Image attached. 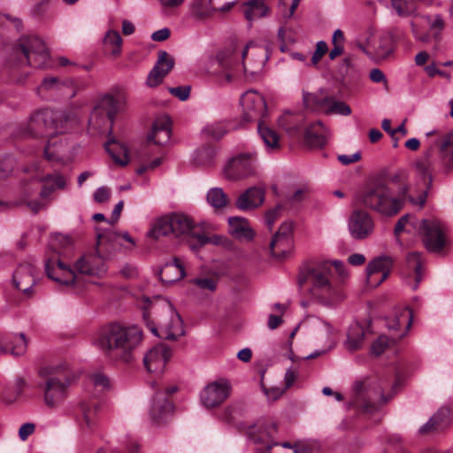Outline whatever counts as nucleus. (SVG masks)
I'll return each instance as SVG.
<instances>
[{
    "label": "nucleus",
    "mask_w": 453,
    "mask_h": 453,
    "mask_svg": "<svg viewBox=\"0 0 453 453\" xmlns=\"http://www.w3.org/2000/svg\"><path fill=\"white\" fill-rule=\"evenodd\" d=\"M392 181H408L399 188L398 196L393 195L384 180L374 179L367 182L357 195V203L386 217L396 215L402 210L405 200L421 209L432 183L431 165L426 159L419 160L415 164L411 180L405 171H399L392 177Z\"/></svg>",
    "instance_id": "f257e3e1"
},
{
    "label": "nucleus",
    "mask_w": 453,
    "mask_h": 453,
    "mask_svg": "<svg viewBox=\"0 0 453 453\" xmlns=\"http://www.w3.org/2000/svg\"><path fill=\"white\" fill-rule=\"evenodd\" d=\"M267 50L263 45L249 42H234L217 55L223 68L220 82L229 84L257 80L268 59Z\"/></svg>",
    "instance_id": "f03ea898"
},
{
    "label": "nucleus",
    "mask_w": 453,
    "mask_h": 453,
    "mask_svg": "<svg viewBox=\"0 0 453 453\" xmlns=\"http://www.w3.org/2000/svg\"><path fill=\"white\" fill-rule=\"evenodd\" d=\"M332 267L340 276L346 275L344 265L340 260H325L303 270L298 277L302 291L312 301L325 306L340 303L344 296L342 289L332 280Z\"/></svg>",
    "instance_id": "7ed1b4c3"
},
{
    "label": "nucleus",
    "mask_w": 453,
    "mask_h": 453,
    "mask_svg": "<svg viewBox=\"0 0 453 453\" xmlns=\"http://www.w3.org/2000/svg\"><path fill=\"white\" fill-rule=\"evenodd\" d=\"M142 341V332L138 326L112 323L96 333L93 344L108 358L130 363Z\"/></svg>",
    "instance_id": "20e7f679"
},
{
    "label": "nucleus",
    "mask_w": 453,
    "mask_h": 453,
    "mask_svg": "<svg viewBox=\"0 0 453 453\" xmlns=\"http://www.w3.org/2000/svg\"><path fill=\"white\" fill-rule=\"evenodd\" d=\"M79 121V114L73 111H55L42 109L35 111L29 119L27 128L35 135L51 136L63 133Z\"/></svg>",
    "instance_id": "39448f33"
},
{
    "label": "nucleus",
    "mask_w": 453,
    "mask_h": 453,
    "mask_svg": "<svg viewBox=\"0 0 453 453\" xmlns=\"http://www.w3.org/2000/svg\"><path fill=\"white\" fill-rule=\"evenodd\" d=\"M39 374L44 380L41 386L44 403L50 408L58 407L68 396L69 377L63 371L51 367L41 369Z\"/></svg>",
    "instance_id": "423d86ee"
},
{
    "label": "nucleus",
    "mask_w": 453,
    "mask_h": 453,
    "mask_svg": "<svg viewBox=\"0 0 453 453\" xmlns=\"http://www.w3.org/2000/svg\"><path fill=\"white\" fill-rule=\"evenodd\" d=\"M417 233L421 236L423 244L431 252H439L446 245L444 229L436 219H418L413 222Z\"/></svg>",
    "instance_id": "0eeeda50"
},
{
    "label": "nucleus",
    "mask_w": 453,
    "mask_h": 453,
    "mask_svg": "<svg viewBox=\"0 0 453 453\" xmlns=\"http://www.w3.org/2000/svg\"><path fill=\"white\" fill-rule=\"evenodd\" d=\"M19 49L28 65L45 68L50 65V53L44 42L35 35L23 37Z\"/></svg>",
    "instance_id": "6e6552de"
},
{
    "label": "nucleus",
    "mask_w": 453,
    "mask_h": 453,
    "mask_svg": "<svg viewBox=\"0 0 453 453\" xmlns=\"http://www.w3.org/2000/svg\"><path fill=\"white\" fill-rule=\"evenodd\" d=\"M164 316L158 320L157 327L151 326L150 331L157 336L165 340H176L184 334L183 323L180 316L170 303L163 307Z\"/></svg>",
    "instance_id": "1a4fd4ad"
},
{
    "label": "nucleus",
    "mask_w": 453,
    "mask_h": 453,
    "mask_svg": "<svg viewBox=\"0 0 453 453\" xmlns=\"http://www.w3.org/2000/svg\"><path fill=\"white\" fill-rule=\"evenodd\" d=\"M256 168V154L242 153L229 159L224 168V175L227 180H236L255 174Z\"/></svg>",
    "instance_id": "9d476101"
},
{
    "label": "nucleus",
    "mask_w": 453,
    "mask_h": 453,
    "mask_svg": "<svg viewBox=\"0 0 453 453\" xmlns=\"http://www.w3.org/2000/svg\"><path fill=\"white\" fill-rule=\"evenodd\" d=\"M41 181L43 183L40 191V200L27 201V206L34 212H38L46 207L49 203L50 196L57 190L65 189L66 187V179L60 173L46 174L42 177Z\"/></svg>",
    "instance_id": "9b49d317"
},
{
    "label": "nucleus",
    "mask_w": 453,
    "mask_h": 453,
    "mask_svg": "<svg viewBox=\"0 0 453 453\" xmlns=\"http://www.w3.org/2000/svg\"><path fill=\"white\" fill-rule=\"evenodd\" d=\"M241 105L245 122H260L267 111L265 97L255 89L247 90L242 95Z\"/></svg>",
    "instance_id": "f8f14e48"
},
{
    "label": "nucleus",
    "mask_w": 453,
    "mask_h": 453,
    "mask_svg": "<svg viewBox=\"0 0 453 453\" xmlns=\"http://www.w3.org/2000/svg\"><path fill=\"white\" fill-rule=\"evenodd\" d=\"M231 389V383L226 379L210 382L200 392L201 403L207 409L216 408L230 396Z\"/></svg>",
    "instance_id": "ddd939ff"
},
{
    "label": "nucleus",
    "mask_w": 453,
    "mask_h": 453,
    "mask_svg": "<svg viewBox=\"0 0 453 453\" xmlns=\"http://www.w3.org/2000/svg\"><path fill=\"white\" fill-rule=\"evenodd\" d=\"M303 103L306 107L326 114L349 116L351 113V109L347 104L332 96L319 98L313 94L306 93L303 94Z\"/></svg>",
    "instance_id": "4468645a"
},
{
    "label": "nucleus",
    "mask_w": 453,
    "mask_h": 453,
    "mask_svg": "<svg viewBox=\"0 0 453 453\" xmlns=\"http://www.w3.org/2000/svg\"><path fill=\"white\" fill-rule=\"evenodd\" d=\"M37 95L43 99L56 96L73 97L75 95L73 83L54 76L45 77L36 88Z\"/></svg>",
    "instance_id": "2eb2a0df"
},
{
    "label": "nucleus",
    "mask_w": 453,
    "mask_h": 453,
    "mask_svg": "<svg viewBox=\"0 0 453 453\" xmlns=\"http://www.w3.org/2000/svg\"><path fill=\"white\" fill-rule=\"evenodd\" d=\"M412 323V312L409 308L397 310L386 319V326L393 342H398L404 337Z\"/></svg>",
    "instance_id": "dca6fc26"
},
{
    "label": "nucleus",
    "mask_w": 453,
    "mask_h": 453,
    "mask_svg": "<svg viewBox=\"0 0 453 453\" xmlns=\"http://www.w3.org/2000/svg\"><path fill=\"white\" fill-rule=\"evenodd\" d=\"M393 259L388 256L375 257L366 267V281L372 288L380 286L389 275Z\"/></svg>",
    "instance_id": "f3484780"
},
{
    "label": "nucleus",
    "mask_w": 453,
    "mask_h": 453,
    "mask_svg": "<svg viewBox=\"0 0 453 453\" xmlns=\"http://www.w3.org/2000/svg\"><path fill=\"white\" fill-rule=\"evenodd\" d=\"M117 109L118 102L115 98L112 96H104L100 100L98 105L93 110L89 119V126L92 128L97 129L107 121L112 123Z\"/></svg>",
    "instance_id": "a211bd4d"
},
{
    "label": "nucleus",
    "mask_w": 453,
    "mask_h": 453,
    "mask_svg": "<svg viewBox=\"0 0 453 453\" xmlns=\"http://www.w3.org/2000/svg\"><path fill=\"white\" fill-rule=\"evenodd\" d=\"M45 271L48 277L61 285L71 286L78 282L74 272L58 257H50L45 263Z\"/></svg>",
    "instance_id": "6ab92c4d"
},
{
    "label": "nucleus",
    "mask_w": 453,
    "mask_h": 453,
    "mask_svg": "<svg viewBox=\"0 0 453 453\" xmlns=\"http://www.w3.org/2000/svg\"><path fill=\"white\" fill-rule=\"evenodd\" d=\"M374 223L371 215L363 210L352 212L349 221V230L355 239H365L373 231Z\"/></svg>",
    "instance_id": "aec40b11"
},
{
    "label": "nucleus",
    "mask_w": 453,
    "mask_h": 453,
    "mask_svg": "<svg viewBox=\"0 0 453 453\" xmlns=\"http://www.w3.org/2000/svg\"><path fill=\"white\" fill-rule=\"evenodd\" d=\"M292 248V223L284 222L270 242L271 254L275 257H283Z\"/></svg>",
    "instance_id": "412c9836"
},
{
    "label": "nucleus",
    "mask_w": 453,
    "mask_h": 453,
    "mask_svg": "<svg viewBox=\"0 0 453 453\" xmlns=\"http://www.w3.org/2000/svg\"><path fill=\"white\" fill-rule=\"evenodd\" d=\"M171 357V349L165 344H159L145 354L143 364L149 372L161 373L165 370L166 363L170 360Z\"/></svg>",
    "instance_id": "4be33fe9"
},
{
    "label": "nucleus",
    "mask_w": 453,
    "mask_h": 453,
    "mask_svg": "<svg viewBox=\"0 0 453 453\" xmlns=\"http://www.w3.org/2000/svg\"><path fill=\"white\" fill-rule=\"evenodd\" d=\"M75 269L81 274L102 277L107 272L104 258L97 252L86 254L78 259Z\"/></svg>",
    "instance_id": "5701e85b"
},
{
    "label": "nucleus",
    "mask_w": 453,
    "mask_h": 453,
    "mask_svg": "<svg viewBox=\"0 0 453 453\" xmlns=\"http://www.w3.org/2000/svg\"><path fill=\"white\" fill-rule=\"evenodd\" d=\"M174 58L165 50L158 51V58L156 65L150 72L147 78V85L149 87H156L159 85L164 78L174 66Z\"/></svg>",
    "instance_id": "b1692460"
},
{
    "label": "nucleus",
    "mask_w": 453,
    "mask_h": 453,
    "mask_svg": "<svg viewBox=\"0 0 453 453\" xmlns=\"http://www.w3.org/2000/svg\"><path fill=\"white\" fill-rule=\"evenodd\" d=\"M249 434L255 443L262 444L268 449H273V446H279V444L274 441V438L277 434V426L273 421L257 423L250 430Z\"/></svg>",
    "instance_id": "393cba45"
},
{
    "label": "nucleus",
    "mask_w": 453,
    "mask_h": 453,
    "mask_svg": "<svg viewBox=\"0 0 453 453\" xmlns=\"http://www.w3.org/2000/svg\"><path fill=\"white\" fill-rule=\"evenodd\" d=\"M13 286L27 296H32V288L35 283L34 267L30 264H22L13 273Z\"/></svg>",
    "instance_id": "a878e982"
},
{
    "label": "nucleus",
    "mask_w": 453,
    "mask_h": 453,
    "mask_svg": "<svg viewBox=\"0 0 453 453\" xmlns=\"http://www.w3.org/2000/svg\"><path fill=\"white\" fill-rule=\"evenodd\" d=\"M107 243L114 249L118 247L130 249L135 245L134 239L127 232H109L107 234H99L97 235V252L104 251L106 249Z\"/></svg>",
    "instance_id": "bb28decb"
},
{
    "label": "nucleus",
    "mask_w": 453,
    "mask_h": 453,
    "mask_svg": "<svg viewBox=\"0 0 453 453\" xmlns=\"http://www.w3.org/2000/svg\"><path fill=\"white\" fill-rule=\"evenodd\" d=\"M80 411L78 421L81 427L83 430L94 428L98 420L99 401L96 397L84 400L80 404Z\"/></svg>",
    "instance_id": "cd10ccee"
},
{
    "label": "nucleus",
    "mask_w": 453,
    "mask_h": 453,
    "mask_svg": "<svg viewBox=\"0 0 453 453\" xmlns=\"http://www.w3.org/2000/svg\"><path fill=\"white\" fill-rule=\"evenodd\" d=\"M171 137V119L167 115H160L154 120L151 133L148 136L149 142L163 145Z\"/></svg>",
    "instance_id": "c85d7f7f"
},
{
    "label": "nucleus",
    "mask_w": 453,
    "mask_h": 453,
    "mask_svg": "<svg viewBox=\"0 0 453 453\" xmlns=\"http://www.w3.org/2000/svg\"><path fill=\"white\" fill-rule=\"evenodd\" d=\"M228 226L230 234L240 241L250 242L255 236L254 230L245 218L230 217Z\"/></svg>",
    "instance_id": "c756f323"
},
{
    "label": "nucleus",
    "mask_w": 453,
    "mask_h": 453,
    "mask_svg": "<svg viewBox=\"0 0 453 453\" xmlns=\"http://www.w3.org/2000/svg\"><path fill=\"white\" fill-rule=\"evenodd\" d=\"M264 199L263 190L253 187L247 189L237 198L235 206L241 211H250L261 205Z\"/></svg>",
    "instance_id": "7c9ffc66"
},
{
    "label": "nucleus",
    "mask_w": 453,
    "mask_h": 453,
    "mask_svg": "<svg viewBox=\"0 0 453 453\" xmlns=\"http://www.w3.org/2000/svg\"><path fill=\"white\" fill-rule=\"evenodd\" d=\"M165 393L157 392L150 409V417L154 422L159 423L164 420L173 410V404L165 398Z\"/></svg>",
    "instance_id": "2f4dec72"
},
{
    "label": "nucleus",
    "mask_w": 453,
    "mask_h": 453,
    "mask_svg": "<svg viewBox=\"0 0 453 453\" xmlns=\"http://www.w3.org/2000/svg\"><path fill=\"white\" fill-rule=\"evenodd\" d=\"M184 276L185 269L183 263L177 257L166 263L160 272V278L165 283H173L181 280Z\"/></svg>",
    "instance_id": "473e14b6"
},
{
    "label": "nucleus",
    "mask_w": 453,
    "mask_h": 453,
    "mask_svg": "<svg viewBox=\"0 0 453 453\" xmlns=\"http://www.w3.org/2000/svg\"><path fill=\"white\" fill-rule=\"evenodd\" d=\"M375 400V393L368 390L364 382L355 383V395L351 403L352 405L368 411L373 407Z\"/></svg>",
    "instance_id": "72a5a7b5"
},
{
    "label": "nucleus",
    "mask_w": 453,
    "mask_h": 453,
    "mask_svg": "<svg viewBox=\"0 0 453 453\" xmlns=\"http://www.w3.org/2000/svg\"><path fill=\"white\" fill-rule=\"evenodd\" d=\"M172 228L173 234L176 237L188 236L192 234L195 223L190 217L185 214H173Z\"/></svg>",
    "instance_id": "f704fd0d"
},
{
    "label": "nucleus",
    "mask_w": 453,
    "mask_h": 453,
    "mask_svg": "<svg viewBox=\"0 0 453 453\" xmlns=\"http://www.w3.org/2000/svg\"><path fill=\"white\" fill-rule=\"evenodd\" d=\"M365 328L357 322L352 323L347 332V339L344 342L346 349L349 351L359 349L365 338Z\"/></svg>",
    "instance_id": "c9c22d12"
},
{
    "label": "nucleus",
    "mask_w": 453,
    "mask_h": 453,
    "mask_svg": "<svg viewBox=\"0 0 453 453\" xmlns=\"http://www.w3.org/2000/svg\"><path fill=\"white\" fill-rule=\"evenodd\" d=\"M449 422L450 410L447 407H442L420 427L419 432L425 434L434 429H441L446 426Z\"/></svg>",
    "instance_id": "e433bc0d"
},
{
    "label": "nucleus",
    "mask_w": 453,
    "mask_h": 453,
    "mask_svg": "<svg viewBox=\"0 0 453 453\" xmlns=\"http://www.w3.org/2000/svg\"><path fill=\"white\" fill-rule=\"evenodd\" d=\"M104 51L105 54L117 58L122 51V39L118 31L109 30L103 41Z\"/></svg>",
    "instance_id": "4c0bfd02"
},
{
    "label": "nucleus",
    "mask_w": 453,
    "mask_h": 453,
    "mask_svg": "<svg viewBox=\"0 0 453 453\" xmlns=\"http://www.w3.org/2000/svg\"><path fill=\"white\" fill-rule=\"evenodd\" d=\"M27 349V341L23 334H15L6 340L0 347L2 353L20 356Z\"/></svg>",
    "instance_id": "58836bf2"
},
{
    "label": "nucleus",
    "mask_w": 453,
    "mask_h": 453,
    "mask_svg": "<svg viewBox=\"0 0 453 453\" xmlns=\"http://www.w3.org/2000/svg\"><path fill=\"white\" fill-rule=\"evenodd\" d=\"M50 139L44 149V156L49 161H62L65 153L67 150L65 144L61 140L53 135L49 136Z\"/></svg>",
    "instance_id": "ea45409f"
},
{
    "label": "nucleus",
    "mask_w": 453,
    "mask_h": 453,
    "mask_svg": "<svg viewBox=\"0 0 453 453\" xmlns=\"http://www.w3.org/2000/svg\"><path fill=\"white\" fill-rule=\"evenodd\" d=\"M104 147L116 164L123 166L128 163L127 149L124 144L111 138L109 139Z\"/></svg>",
    "instance_id": "a19ab883"
},
{
    "label": "nucleus",
    "mask_w": 453,
    "mask_h": 453,
    "mask_svg": "<svg viewBox=\"0 0 453 453\" xmlns=\"http://www.w3.org/2000/svg\"><path fill=\"white\" fill-rule=\"evenodd\" d=\"M244 15L249 21L263 18L269 12L264 0H250L243 4Z\"/></svg>",
    "instance_id": "79ce46f5"
},
{
    "label": "nucleus",
    "mask_w": 453,
    "mask_h": 453,
    "mask_svg": "<svg viewBox=\"0 0 453 453\" xmlns=\"http://www.w3.org/2000/svg\"><path fill=\"white\" fill-rule=\"evenodd\" d=\"M169 234H173L171 215L157 219L148 233V236L155 240Z\"/></svg>",
    "instance_id": "37998d69"
},
{
    "label": "nucleus",
    "mask_w": 453,
    "mask_h": 453,
    "mask_svg": "<svg viewBox=\"0 0 453 453\" xmlns=\"http://www.w3.org/2000/svg\"><path fill=\"white\" fill-rule=\"evenodd\" d=\"M190 11L192 17L199 20L210 19L217 12L216 8L210 5L205 0H193Z\"/></svg>",
    "instance_id": "c03bdc74"
},
{
    "label": "nucleus",
    "mask_w": 453,
    "mask_h": 453,
    "mask_svg": "<svg viewBox=\"0 0 453 453\" xmlns=\"http://www.w3.org/2000/svg\"><path fill=\"white\" fill-rule=\"evenodd\" d=\"M208 203L215 210L225 208L229 203L227 195L220 188H211L206 195Z\"/></svg>",
    "instance_id": "a18cd8bd"
},
{
    "label": "nucleus",
    "mask_w": 453,
    "mask_h": 453,
    "mask_svg": "<svg viewBox=\"0 0 453 453\" xmlns=\"http://www.w3.org/2000/svg\"><path fill=\"white\" fill-rule=\"evenodd\" d=\"M257 131L265 145L268 149L275 150L280 147V138L274 130L271 129L260 121L257 124Z\"/></svg>",
    "instance_id": "49530a36"
},
{
    "label": "nucleus",
    "mask_w": 453,
    "mask_h": 453,
    "mask_svg": "<svg viewBox=\"0 0 453 453\" xmlns=\"http://www.w3.org/2000/svg\"><path fill=\"white\" fill-rule=\"evenodd\" d=\"M406 263L408 267L414 271L416 283L413 286V289H416L422 280L421 269L424 263L422 255L419 252H411L406 257Z\"/></svg>",
    "instance_id": "de8ad7c7"
},
{
    "label": "nucleus",
    "mask_w": 453,
    "mask_h": 453,
    "mask_svg": "<svg viewBox=\"0 0 453 453\" xmlns=\"http://www.w3.org/2000/svg\"><path fill=\"white\" fill-rule=\"evenodd\" d=\"M317 128H322L321 123L307 129L305 133V140L307 143L313 148H321L326 142V137L323 133H320Z\"/></svg>",
    "instance_id": "09e8293b"
},
{
    "label": "nucleus",
    "mask_w": 453,
    "mask_h": 453,
    "mask_svg": "<svg viewBox=\"0 0 453 453\" xmlns=\"http://www.w3.org/2000/svg\"><path fill=\"white\" fill-rule=\"evenodd\" d=\"M215 157V150L212 147H203L195 151L193 161L196 165H211Z\"/></svg>",
    "instance_id": "8fccbe9b"
},
{
    "label": "nucleus",
    "mask_w": 453,
    "mask_h": 453,
    "mask_svg": "<svg viewBox=\"0 0 453 453\" xmlns=\"http://www.w3.org/2000/svg\"><path fill=\"white\" fill-rule=\"evenodd\" d=\"M373 50L377 58L385 59L394 51L393 44L388 37L380 39L373 43Z\"/></svg>",
    "instance_id": "3c124183"
},
{
    "label": "nucleus",
    "mask_w": 453,
    "mask_h": 453,
    "mask_svg": "<svg viewBox=\"0 0 453 453\" xmlns=\"http://www.w3.org/2000/svg\"><path fill=\"white\" fill-rule=\"evenodd\" d=\"M89 385L95 388L94 396L110 388V380L104 374L96 372L89 376Z\"/></svg>",
    "instance_id": "603ef678"
},
{
    "label": "nucleus",
    "mask_w": 453,
    "mask_h": 453,
    "mask_svg": "<svg viewBox=\"0 0 453 453\" xmlns=\"http://www.w3.org/2000/svg\"><path fill=\"white\" fill-rule=\"evenodd\" d=\"M418 219H415L413 216L411 215H405L403 216L395 224V234L396 235H399L402 232L405 231L408 233H412L413 231L416 232V226H414L413 222H417Z\"/></svg>",
    "instance_id": "864d4df0"
},
{
    "label": "nucleus",
    "mask_w": 453,
    "mask_h": 453,
    "mask_svg": "<svg viewBox=\"0 0 453 453\" xmlns=\"http://www.w3.org/2000/svg\"><path fill=\"white\" fill-rule=\"evenodd\" d=\"M391 337L385 334L380 335L372 343L371 347L372 353L375 356L382 354L389 346L395 343Z\"/></svg>",
    "instance_id": "5fc2aeb1"
},
{
    "label": "nucleus",
    "mask_w": 453,
    "mask_h": 453,
    "mask_svg": "<svg viewBox=\"0 0 453 453\" xmlns=\"http://www.w3.org/2000/svg\"><path fill=\"white\" fill-rule=\"evenodd\" d=\"M203 132L205 135L209 137H211L213 139H220L226 134L227 129L225 123L219 122L207 125L203 129Z\"/></svg>",
    "instance_id": "6e6d98bb"
},
{
    "label": "nucleus",
    "mask_w": 453,
    "mask_h": 453,
    "mask_svg": "<svg viewBox=\"0 0 453 453\" xmlns=\"http://www.w3.org/2000/svg\"><path fill=\"white\" fill-rule=\"evenodd\" d=\"M196 238L200 245H204L207 243H211L214 245H219L223 247H228L230 245L229 240L223 235L214 234L211 236H206L203 234H197L196 235Z\"/></svg>",
    "instance_id": "4d7b16f0"
},
{
    "label": "nucleus",
    "mask_w": 453,
    "mask_h": 453,
    "mask_svg": "<svg viewBox=\"0 0 453 453\" xmlns=\"http://www.w3.org/2000/svg\"><path fill=\"white\" fill-rule=\"evenodd\" d=\"M280 450L289 449V450H292V453H310V447L303 442L296 443L294 445H292L288 442H284V443L280 444ZM271 450H272V449H268V448L265 447V450L262 453H280L279 450H275L274 452H272Z\"/></svg>",
    "instance_id": "13d9d810"
},
{
    "label": "nucleus",
    "mask_w": 453,
    "mask_h": 453,
    "mask_svg": "<svg viewBox=\"0 0 453 453\" xmlns=\"http://www.w3.org/2000/svg\"><path fill=\"white\" fill-rule=\"evenodd\" d=\"M22 26V21L18 18H12L7 14L0 13V28H13L19 30Z\"/></svg>",
    "instance_id": "bf43d9fd"
},
{
    "label": "nucleus",
    "mask_w": 453,
    "mask_h": 453,
    "mask_svg": "<svg viewBox=\"0 0 453 453\" xmlns=\"http://www.w3.org/2000/svg\"><path fill=\"white\" fill-rule=\"evenodd\" d=\"M192 283L197 288L203 290L214 291L217 288V281L209 277L204 278H195L192 280Z\"/></svg>",
    "instance_id": "052dcab7"
},
{
    "label": "nucleus",
    "mask_w": 453,
    "mask_h": 453,
    "mask_svg": "<svg viewBox=\"0 0 453 453\" xmlns=\"http://www.w3.org/2000/svg\"><path fill=\"white\" fill-rule=\"evenodd\" d=\"M441 151L443 157L453 164V139L451 137H447L441 142Z\"/></svg>",
    "instance_id": "680f3d73"
},
{
    "label": "nucleus",
    "mask_w": 453,
    "mask_h": 453,
    "mask_svg": "<svg viewBox=\"0 0 453 453\" xmlns=\"http://www.w3.org/2000/svg\"><path fill=\"white\" fill-rule=\"evenodd\" d=\"M328 47L326 42L319 41L316 44V50L311 57V64L317 65L323 56L327 52Z\"/></svg>",
    "instance_id": "e2e57ef3"
},
{
    "label": "nucleus",
    "mask_w": 453,
    "mask_h": 453,
    "mask_svg": "<svg viewBox=\"0 0 453 453\" xmlns=\"http://www.w3.org/2000/svg\"><path fill=\"white\" fill-rule=\"evenodd\" d=\"M168 90L175 97L179 98L181 101H185L189 96L190 87L180 86V87H176V88H169Z\"/></svg>",
    "instance_id": "0e129e2a"
},
{
    "label": "nucleus",
    "mask_w": 453,
    "mask_h": 453,
    "mask_svg": "<svg viewBox=\"0 0 453 453\" xmlns=\"http://www.w3.org/2000/svg\"><path fill=\"white\" fill-rule=\"evenodd\" d=\"M281 206L277 205L275 208L268 211L265 214V221L266 226L271 229L274 225L275 220L280 216Z\"/></svg>",
    "instance_id": "69168bd1"
},
{
    "label": "nucleus",
    "mask_w": 453,
    "mask_h": 453,
    "mask_svg": "<svg viewBox=\"0 0 453 453\" xmlns=\"http://www.w3.org/2000/svg\"><path fill=\"white\" fill-rule=\"evenodd\" d=\"M111 190L109 188L102 186L94 193V199L97 203H104L110 199Z\"/></svg>",
    "instance_id": "338daca9"
},
{
    "label": "nucleus",
    "mask_w": 453,
    "mask_h": 453,
    "mask_svg": "<svg viewBox=\"0 0 453 453\" xmlns=\"http://www.w3.org/2000/svg\"><path fill=\"white\" fill-rule=\"evenodd\" d=\"M393 8L396 11L399 16H407L409 11L407 10L406 4L407 0H390Z\"/></svg>",
    "instance_id": "774afa93"
}]
</instances>
